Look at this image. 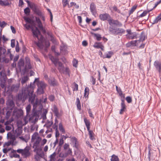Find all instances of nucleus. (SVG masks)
<instances>
[{"instance_id": "obj_1", "label": "nucleus", "mask_w": 161, "mask_h": 161, "mask_svg": "<svg viewBox=\"0 0 161 161\" xmlns=\"http://www.w3.org/2000/svg\"><path fill=\"white\" fill-rule=\"evenodd\" d=\"M37 82V85L38 86L37 92L38 94L40 95L43 94L44 93V89L46 88L47 85L43 81H39L38 78H36L33 83H31L29 85L30 90L33 91V88L34 87V84L35 82Z\"/></svg>"}, {"instance_id": "obj_2", "label": "nucleus", "mask_w": 161, "mask_h": 161, "mask_svg": "<svg viewBox=\"0 0 161 161\" xmlns=\"http://www.w3.org/2000/svg\"><path fill=\"white\" fill-rule=\"evenodd\" d=\"M32 90H30L29 86L27 88H23L22 90L21 93H19L17 97L18 101H21L23 102L25 101L26 99L31 96V94Z\"/></svg>"}, {"instance_id": "obj_3", "label": "nucleus", "mask_w": 161, "mask_h": 161, "mask_svg": "<svg viewBox=\"0 0 161 161\" xmlns=\"http://www.w3.org/2000/svg\"><path fill=\"white\" fill-rule=\"evenodd\" d=\"M108 31L111 34L116 35H121L125 32L124 29L117 28L114 26H110L108 28Z\"/></svg>"}, {"instance_id": "obj_4", "label": "nucleus", "mask_w": 161, "mask_h": 161, "mask_svg": "<svg viewBox=\"0 0 161 161\" xmlns=\"http://www.w3.org/2000/svg\"><path fill=\"white\" fill-rule=\"evenodd\" d=\"M35 97L36 95L34 94L33 91H31V96L29 97V101L33 105L34 108H36L39 104V100L38 99H36L35 101Z\"/></svg>"}, {"instance_id": "obj_5", "label": "nucleus", "mask_w": 161, "mask_h": 161, "mask_svg": "<svg viewBox=\"0 0 161 161\" xmlns=\"http://www.w3.org/2000/svg\"><path fill=\"white\" fill-rule=\"evenodd\" d=\"M108 21L110 26H113V25H114L119 27L122 26V24L120 22L117 20L111 18L110 19H108Z\"/></svg>"}, {"instance_id": "obj_6", "label": "nucleus", "mask_w": 161, "mask_h": 161, "mask_svg": "<svg viewBox=\"0 0 161 161\" xmlns=\"http://www.w3.org/2000/svg\"><path fill=\"white\" fill-rule=\"evenodd\" d=\"M22 111L19 109L15 108L13 111L12 115L15 118L18 119L23 115Z\"/></svg>"}, {"instance_id": "obj_7", "label": "nucleus", "mask_w": 161, "mask_h": 161, "mask_svg": "<svg viewBox=\"0 0 161 161\" xmlns=\"http://www.w3.org/2000/svg\"><path fill=\"white\" fill-rule=\"evenodd\" d=\"M72 149L70 148H69L67 150L65 151L64 153H60L59 154V157L62 158H65L69 155H72Z\"/></svg>"}, {"instance_id": "obj_8", "label": "nucleus", "mask_w": 161, "mask_h": 161, "mask_svg": "<svg viewBox=\"0 0 161 161\" xmlns=\"http://www.w3.org/2000/svg\"><path fill=\"white\" fill-rule=\"evenodd\" d=\"M29 147L26 146L24 149H23L22 155L25 158H27L31 155L30 152L29 151L30 150Z\"/></svg>"}, {"instance_id": "obj_9", "label": "nucleus", "mask_w": 161, "mask_h": 161, "mask_svg": "<svg viewBox=\"0 0 161 161\" xmlns=\"http://www.w3.org/2000/svg\"><path fill=\"white\" fill-rule=\"evenodd\" d=\"M71 138L70 141L72 143L73 145V147H75L76 149H78V142L77 141V138L74 137L73 136L69 137Z\"/></svg>"}, {"instance_id": "obj_10", "label": "nucleus", "mask_w": 161, "mask_h": 161, "mask_svg": "<svg viewBox=\"0 0 161 161\" xmlns=\"http://www.w3.org/2000/svg\"><path fill=\"white\" fill-rule=\"evenodd\" d=\"M41 139H40L39 137H38L36 139L34 143L33 147L34 148V152L36 151H38L39 150L38 147L39 146V143Z\"/></svg>"}, {"instance_id": "obj_11", "label": "nucleus", "mask_w": 161, "mask_h": 161, "mask_svg": "<svg viewBox=\"0 0 161 161\" xmlns=\"http://www.w3.org/2000/svg\"><path fill=\"white\" fill-rule=\"evenodd\" d=\"M121 102L120 104L121 108L119 111V114H122L123 112H125L126 110V106L125 103V100L121 99Z\"/></svg>"}, {"instance_id": "obj_12", "label": "nucleus", "mask_w": 161, "mask_h": 161, "mask_svg": "<svg viewBox=\"0 0 161 161\" xmlns=\"http://www.w3.org/2000/svg\"><path fill=\"white\" fill-rule=\"evenodd\" d=\"M100 19L102 21L107 20L110 19V15L107 13L100 14L99 16Z\"/></svg>"}, {"instance_id": "obj_13", "label": "nucleus", "mask_w": 161, "mask_h": 161, "mask_svg": "<svg viewBox=\"0 0 161 161\" xmlns=\"http://www.w3.org/2000/svg\"><path fill=\"white\" fill-rule=\"evenodd\" d=\"M49 84L52 86H58V83L54 78H51L48 80Z\"/></svg>"}, {"instance_id": "obj_14", "label": "nucleus", "mask_w": 161, "mask_h": 161, "mask_svg": "<svg viewBox=\"0 0 161 161\" xmlns=\"http://www.w3.org/2000/svg\"><path fill=\"white\" fill-rule=\"evenodd\" d=\"M19 69L20 71H22L24 73V60L22 59H20L18 63Z\"/></svg>"}, {"instance_id": "obj_15", "label": "nucleus", "mask_w": 161, "mask_h": 161, "mask_svg": "<svg viewBox=\"0 0 161 161\" xmlns=\"http://www.w3.org/2000/svg\"><path fill=\"white\" fill-rule=\"evenodd\" d=\"M91 12L93 15H95L97 14V9L95 5L92 3H91L90 7Z\"/></svg>"}, {"instance_id": "obj_16", "label": "nucleus", "mask_w": 161, "mask_h": 161, "mask_svg": "<svg viewBox=\"0 0 161 161\" xmlns=\"http://www.w3.org/2000/svg\"><path fill=\"white\" fill-rule=\"evenodd\" d=\"M19 83L13 85L12 86H11V92H17L19 90Z\"/></svg>"}, {"instance_id": "obj_17", "label": "nucleus", "mask_w": 161, "mask_h": 161, "mask_svg": "<svg viewBox=\"0 0 161 161\" xmlns=\"http://www.w3.org/2000/svg\"><path fill=\"white\" fill-rule=\"evenodd\" d=\"M32 31L34 36L37 38V39H38V35H40L41 34V32L38 28L35 27V29L33 28L32 29Z\"/></svg>"}, {"instance_id": "obj_18", "label": "nucleus", "mask_w": 161, "mask_h": 161, "mask_svg": "<svg viewBox=\"0 0 161 161\" xmlns=\"http://www.w3.org/2000/svg\"><path fill=\"white\" fill-rule=\"evenodd\" d=\"M93 46L95 48H100L102 51H104V47L101 42H96Z\"/></svg>"}, {"instance_id": "obj_19", "label": "nucleus", "mask_w": 161, "mask_h": 161, "mask_svg": "<svg viewBox=\"0 0 161 161\" xmlns=\"http://www.w3.org/2000/svg\"><path fill=\"white\" fill-rule=\"evenodd\" d=\"M2 65H0V78H2L4 81H5L6 80L7 77L4 72L2 69Z\"/></svg>"}, {"instance_id": "obj_20", "label": "nucleus", "mask_w": 161, "mask_h": 161, "mask_svg": "<svg viewBox=\"0 0 161 161\" xmlns=\"http://www.w3.org/2000/svg\"><path fill=\"white\" fill-rule=\"evenodd\" d=\"M19 138L22 141L27 142L30 138V135L28 134H25L24 135L19 136Z\"/></svg>"}, {"instance_id": "obj_21", "label": "nucleus", "mask_w": 161, "mask_h": 161, "mask_svg": "<svg viewBox=\"0 0 161 161\" xmlns=\"http://www.w3.org/2000/svg\"><path fill=\"white\" fill-rule=\"evenodd\" d=\"M154 65L156 69L158 70L159 72H160L161 70V63L158 61H155L154 62Z\"/></svg>"}, {"instance_id": "obj_22", "label": "nucleus", "mask_w": 161, "mask_h": 161, "mask_svg": "<svg viewBox=\"0 0 161 161\" xmlns=\"http://www.w3.org/2000/svg\"><path fill=\"white\" fill-rule=\"evenodd\" d=\"M31 66L30 63L28 61H27L25 63V65L24 69V73H25L28 69H31Z\"/></svg>"}, {"instance_id": "obj_23", "label": "nucleus", "mask_w": 161, "mask_h": 161, "mask_svg": "<svg viewBox=\"0 0 161 161\" xmlns=\"http://www.w3.org/2000/svg\"><path fill=\"white\" fill-rule=\"evenodd\" d=\"M51 60L52 62L53 63L55 66H57L58 65V58H56L53 56H51L49 58Z\"/></svg>"}, {"instance_id": "obj_24", "label": "nucleus", "mask_w": 161, "mask_h": 161, "mask_svg": "<svg viewBox=\"0 0 161 161\" xmlns=\"http://www.w3.org/2000/svg\"><path fill=\"white\" fill-rule=\"evenodd\" d=\"M126 36V38L129 39H133L137 38V36L136 32H133L130 35Z\"/></svg>"}, {"instance_id": "obj_25", "label": "nucleus", "mask_w": 161, "mask_h": 161, "mask_svg": "<svg viewBox=\"0 0 161 161\" xmlns=\"http://www.w3.org/2000/svg\"><path fill=\"white\" fill-rule=\"evenodd\" d=\"M113 54V52L112 51L108 52L105 53L104 55L102 56V57L104 58H110Z\"/></svg>"}, {"instance_id": "obj_26", "label": "nucleus", "mask_w": 161, "mask_h": 161, "mask_svg": "<svg viewBox=\"0 0 161 161\" xmlns=\"http://www.w3.org/2000/svg\"><path fill=\"white\" fill-rule=\"evenodd\" d=\"M53 122H49V124L46 126L47 128V130L46 131V133H47L49 132H51L52 131V129L50 127L52 125H53Z\"/></svg>"}, {"instance_id": "obj_27", "label": "nucleus", "mask_w": 161, "mask_h": 161, "mask_svg": "<svg viewBox=\"0 0 161 161\" xmlns=\"http://www.w3.org/2000/svg\"><path fill=\"white\" fill-rule=\"evenodd\" d=\"M146 36L145 33L144 32H142L141 33L140 36V39L139 40H138V42L140 41L143 42L145 40Z\"/></svg>"}, {"instance_id": "obj_28", "label": "nucleus", "mask_w": 161, "mask_h": 161, "mask_svg": "<svg viewBox=\"0 0 161 161\" xmlns=\"http://www.w3.org/2000/svg\"><path fill=\"white\" fill-rule=\"evenodd\" d=\"M10 0H4V1L0 0V5L2 6H7L9 5Z\"/></svg>"}, {"instance_id": "obj_29", "label": "nucleus", "mask_w": 161, "mask_h": 161, "mask_svg": "<svg viewBox=\"0 0 161 161\" xmlns=\"http://www.w3.org/2000/svg\"><path fill=\"white\" fill-rule=\"evenodd\" d=\"M15 135L12 134L11 133V145H14L16 144V142H14V141L16 139Z\"/></svg>"}, {"instance_id": "obj_30", "label": "nucleus", "mask_w": 161, "mask_h": 161, "mask_svg": "<svg viewBox=\"0 0 161 161\" xmlns=\"http://www.w3.org/2000/svg\"><path fill=\"white\" fill-rule=\"evenodd\" d=\"M84 122L85 124L87 130H89L90 129V123L89 120L86 118H84Z\"/></svg>"}, {"instance_id": "obj_31", "label": "nucleus", "mask_w": 161, "mask_h": 161, "mask_svg": "<svg viewBox=\"0 0 161 161\" xmlns=\"http://www.w3.org/2000/svg\"><path fill=\"white\" fill-rule=\"evenodd\" d=\"M89 132V138L91 140H93L95 139L94 137V133L92 130H87Z\"/></svg>"}, {"instance_id": "obj_32", "label": "nucleus", "mask_w": 161, "mask_h": 161, "mask_svg": "<svg viewBox=\"0 0 161 161\" xmlns=\"http://www.w3.org/2000/svg\"><path fill=\"white\" fill-rule=\"evenodd\" d=\"M152 10V9H150L148 10L147 11H144L142 14L137 16L138 18H139L145 16L148 13H149Z\"/></svg>"}, {"instance_id": "obj_33", "label": "nucleus", "mask_w": 161, "mask_h": 161, "mask_svg": "<svg viewBox=\"0 0 161 161\" xmlns=\"http://www.w3.org/2000/svg\"><path fill=\"white\" fill-rule=\"evenodd\" d=\"M11 151L12 153H13V156H11V158H12V157H14L16 158H19V154H18L16 153V150H14V149L12 150L11 148Z\"/></svg>"}, {"instance_id": "obj_34", "label": "nucleus", "mask_w": 161, "mask_h": 161, "mask_svg": "<svg viewBox=\"0 0 161 161\" xmlns=\"http://www.w3.org/2000/svg\"><path fill=\"white\" fill-rule=\"evenodd\" d=\"M76 104L77 109L79 110H80L81 109V106L80 104V102L79 98L77 97L76 101Z\"/></svg>"}, {"instance_id": "obj_35", "label": "nucleus", "mask_w": 161, "mask_h": 161, "mask_svg": "<svg viewBox=\"0 0 161 161\" xmlns=\"http://www.w3.org/2000/svg\"><path fill=\"white\" fill-rule=\"evenodd\" d=\"M38 27L41 30L44 34L46 33V31L45 28L43 27L42 23L38 24Z\"/></svg>"}, {"instance_id": "obj_36", "label": "nucleus", "mask_w": 161, "mask_h": 161, "mask_svg": "<svg viewBox=\"0 0 161 161\" xmlns=\"http://www.w3.org/2000/svg\"><path fill=\"white\" fill-rule=\"evenodd\" d=\"M53 112L55 114V116L57 117H58L59 114L58 111L57 107L55 106L53 107Z\"/></svg>"}, {"instance_id": "obj_37", "label": "nucleus", "mask_w": 161, "mask_h": 161, "mask_svg": "<svg viewBox=\"0 0 161 161\" xmlns=\"http://www.w3.org/2000/svg\"><path fill=\"white\" fill-rule=\"evenodd\" d=\"M29 79L27 76H25L21 78V83L22 85L25 84Z\"/></svg>"}, {"instance_id": "obj_38", "label": "nucleus", "mask_w": 161, "mask_h": 161, "mask_svg": "<svg viewBox=\"0 0 161 161\" xmlns=\"http://www.w3.org/2000/svg\"><path fill=\"white\" fill-rule=\"evenodd\" d=\"M19 58V56L18 55L16 56L14 58L13 61H14V63L12 64V66L14 67H15L16 66V62L18 60Z\"/></svg>"}, {"instance_id": "obj_39", "label": "nucleus", "mask_w": 161, "mask_h": 161, "mask_svg": "<svg viewBox=\"0 0 161 161\" xmlns=\"http://www.w3.org/2000/svg\"><path fill=\"white\" fill-rule=\"evenodd\" d=\"M56 155V153L55 152L51 154L50 156V161H55Z\"/></svg>"}, {"instance_id": "obj_40", "label": "nucleus", "mask_w": 161, "mask_h": 161, "mask_svg": "<svg viewBox=\"0 0 161 161\" xmlns=\"http://www.w3.org/2000/svg\"><path fill=\"white\" fill-rule=\"evenodd\" d=\"M89 89L88 87H86L85 89L84 96L86 97L88 96L89 94Z\"/></svg>"}, {"instance_id": "obj_41", "label": "nucleus", "mask_w": 161, "mask_h": 161, "mask_svg": "<svg viewBox=\"0 0 161 161\" xmlns=\"http://www.w3.org/2000/svg\"><path fill=\"white\" fill-rule=\"evenodd\" d=\"M59 129L63 133H65V130L64 128L62 123H61L59 124Z\"/></svg>"}, {"instance_id": "obj_42", "label": "nucleus", "mask_w": 161, "mask_h": 161, "mask_svg": "<svg viewBox=\"0 0 161 161\" xmlns=\"http://www.w3.org/2000/svg\"><path fill=\"white\" fill-rule=\"evenodd\" d=\"M69 1L70 0H62V3L64 8L66 6L67 4H68Z\"/></svg>"}, {"instance_id": "obj_43", "label": "nucleus", "mask_w": 161, "mask_h": 161, "mask_svg": "<svg viewBox=\"0 0 161 161\" xmlns=\"http://www.w3.org/2000/svg\"><path fill=\"white\" fill-rule=\"evenodd\" d=\"M111 161H119V159L118 156L113 155L112 156L111 158Z\"/></svg>"}, {"instance_id": "obj_44", "label": "nucleus", "mask_w": 161, "mask_h": 161, "mask_svg": "<svg viewBox=\"0 0 161 161\" xmlns=\"http://www.w3.org/2000/svg\"><path fill=\"white\" fill-rule=\"evenodd\" d=\"M138 40H136L135 41H132L130 42L131 46H137L138 45Z\"/></svg>"}, {"instance_id": "obj_45", "label": "nucleus", "mask_w": 161, "mask_h": 161, "mask_svg": "<svg viewBox=\"0 0 161 161\" xmlns=\"http://www.w3.org/2000/svg\"><path fill=\"white\" fill-rule=\"evenodd\" d=\"M136 8H137L136 5V6L134 5L132 7L131 9L129 11V15H130L134 11Z\"/></svg>"}, {"instance_id": "obj_46", "label": "nucleus", "mask_w": 161, "mask_h": 161, "mask_svg": "<svg viewBox=\"0 0 161 161\" xmlns=\"http://www.w3.org/2000/svg\"><path fill=\"white\" fill-rule=\"evenodd\" d=\"M61 72H63L64 74H67L69 76V69L68 67H66L65 69H64L63 71Z\"/></svg>"}, {"instance_id": "obj_47", "label": "nucleus", "mask_w": 161, "mask_h": 161, "mask_svg": "<svg viewBox=\"0 0 161 161\" xmlns=\"http://www.w3.org/2000/svg\"><path fill=\"white\" fill-rule=\"evenodd\" d=\"M94 36L96 38L97 41H100L101 39V35L98 34H94Z\"/></svg>"}, {"instance_id": "obj_48", "label": "nucleus", "mask_w": 161, "mask_h": 161, "mask_svg": "<svg viewBox=\"0 0 161 161\" xmlns=\"http://www.w3.org/2000/svg\"><path fill=\"white\" fill-rule=\"evenodd\" d=\"M23 121L24 122V123H22L21 125L22 126L25 125L28 123V118L27 117H24L23 119Z\"/></svg>"}, {"instance_id": "obj_49", "label": "nucleus", "mask_w": 161, "mask_h": 161, "mask_svg": "<svg viewBox=\"0 0 161 161\" xmlns=\"http://www.w3.org/2000/svg\"><path fill=\"white\" fill-rule=\"evenodd\" d=\"M36 45L40 49H43L44 47V45L42 43L39 42H36Z\"/></svg>"}, {"instance_id": "obj_50", "label": "nucleus", "mask_w": 161, "mask_h": 161, "mask_svg": "<svg viewBox=\"0 0 161 161\" xmlns=\"http://www.w3.org/2000/svg\"><path fill=\"white\" fill-rule=\"evenodd\" d=\"M38 135V134L37 133H34L32 136L31 137V141L32 142H34V141L36 139L37 136Z\"/></svg>"}, {"instance_id": "obj_51", "label": "nucleus", "mask_w": 161, "mask_h": 161, "mask_svg": "<svg viewBox=\"0 0 161 161\" xmlns=\"http://www.w3.org/2000/svg\"><path fill=\"white\" fill-rule=\"evenodd\" d=\"M8 90H7L6 88H5L4 89L5 95H8V96H10V91L9 90L8 88Z\"/></svg>"}, {"instance_id": "obj_52", "label": "nucleus", "mask_w": 161, "mask_h": 161, "mask_svg": "<svg viewBox=\"0 0 161 161\" xmlns=\"http://www.w3.org/2000/svg\"><path fill=\"white\" fill-rule=\"evenodd\" d=\"M22 131L21 130L19 129H16L15 130V135L16 136H18L20 135L22 133Z\"/></svg>"}, {"instance_id": "obj_53", "label": "nucleus", "mask_w": 161, "mask_h": 161, "mask_svg": "<svg viewBox=\"0 0 161 161\" xmlns=\"http://www.w3.org/2000/svg\"><path fill=\"white\" fill-rule=\"evenodd\" d=\"M72 63L73 66L75 67H76L77 66L78 61L76 59H74L72 61Z\"/></svg>"}, {"instance_id": "obj_54", "label": "nucleus", "mask_w": 161, "mask_h": 161, "mask_svg": "<svg viewBox=\"0 0 161 161\" xmlns=\"http://www.w3.org/2000/svg\"><path fill=\"white\" fill-rule=\"evenodd\" d=\"M24 12L26 14H29L30 12V10L28 7H27L24 9Z\"/></svg>"}, {"instance_id": "obj_55", "label": "nucleus", "mask_w": 161, "mask_h": 161, "mask_svg": "<svg viewBox=\"0 0 161 161\" xmlns=\"http://www.w3.org/2000/svg\"><path fill=\"white\" fill-rule=\"evenodd\" d=\"M125 99L128 103H130L132 101L131 97L130 96H127L126 98Z\"/></svg>"}, {"instance_id": "obj_56", "label": "nucleus", "mask_w": 161, "mask_h": 161, "mask_svg": "<svg viewBox=\"0 0 161 161\" xmlns=\"http://www.w3.org/2000/svg\"><path fill=\"white\" fill-rule=\"evenodd\" d=\"M64 140H63V138L61 137L60 138L59 140V146L60 147H61L62 146V145L64 144Z\"/></svg>"}, {"instance_id": "obj_57", "label": "nucleus", "mask_w": 161, "mask_h": 161, "mask_svg": "<svg viewBox=\"0 0 161 161\" xmlns=\"http://www.w3.org/2000/svg\"><path fill=\"white\" fill-rule=\"evenodd\" d=\"M112 8H113V10L119 13H120V10L117 8L116 6H114L112 7Z\"/></svg>"}, {"instance_id": "obj_58", "label": "nucleus", "mask_w": 161, "mask_h": 161, "mask_svg": "<svg viewBox=\"0 0 161 161\" xmlns=\"http://www.w3.org/2000/svg\"><path fill=\"white\" fill-rule=\"evenodd\" d=\"M88 113L89 114V116L92 119H94V117L92 114L91 109L89 108L88 109Z\"/></svg>"}, {"instance_id": "obj_59", "label": "nucleus", "mask_w": 161, "mask_h": 161, "mask_svg": "<svg viewBox=\"0 0 161 161\" xmlns=\"http://www.w3.org/2000/svg\"><path fill=\"white\" fill-rule=\"evenodd\" d=\"M69 148H70L69 145L68 143H65L64 146V151L67 150Z\"/></svg>"}, {"instance_id": "obj_60", "label": "nucleus", "mask_w": 161, "mask_h": 161, "mask_svg": "<svg viewBox=\"0 0 161 161\" xmlns=\"http://www.w3.org/2000/svg\"><path fill=\"white\" fill-rule=\"evenodd\" d=\"M6 23L5 22L3 21L2 22H0V27H1V30L6 25Z\"/></svg>"}, {"instance_id": "obj_61", "label": "nucleus", "mask_w": 161, "mask_h": 161, "mask_svg": "<svg viewBox=\"0 0 161 161\" xmlns=\"http://www.w3.org/2000/svg\"><path fill=\"white\" fill-rule=\"evenodd\" d=\"M15 40L14 39L11 40V47H14L15 46Z\"/></svg>"}, {"instance_id": "obj_62", "label": "nucleus", "mask_w": 161, "mask_h": 161, "mask_svg": "<svg viewBox=\"0 0 161 161\" xmlns=\"http://www.w3.org/2000/svg\"><path fill=\"white\" fill-rule=\"evenodd\" d=\"M48 99L50 101H53L54 100L55 97L53 95H51L49 96Z\"/></svg>"}, {"instance_id": "obj_63", "label": "nucleus", "mask_w": 161, "mask_h": 161, "mask_svg": "<svg viewBox=\"0 0 161 161\" xmlns=\"http://www.w3.org/2000/svg\"><path fill=\"white\" fill-rule=\"evenodd\" d=\"M24 26L27 30H29L30 28H31L32 29L33 28L31 27V26L29 24H25L24 25Z\"/></svg>"}, {"instance_id": "obj_64", "label": "nucleus", "mask_w": 161, "mask_h": 161, "mask_svg": "<svg viewBox=\"0 0 161 161\" xmlns=\"http://www.w3.org/2000/svg\"><path fill=\"white\" fill-rule=\"evenodd\" d=\"M10 145V141H8V142H5L3 145L4 147H6Z\"/></svg>"}]
</instances>
